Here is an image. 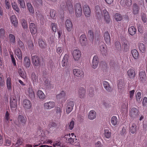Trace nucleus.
Returning a JSON list of instances; mask_svg holds the SVG:
<instances>
[{
    "instance_id": "nucleus-1",
    "label": "nucleus",
    "mask_w": 147,
    "mask_h": 147,
    "mask_svg": "<svg viewBox=\"0 0 147 147\" xmlns=\"http://www.w3.org/2000/svg\"><path fill=\"white\" fill-rule=\"evenodd\" d=\"M61 9L63 11V14H64L65 12L69 13L70 14H72L74 13V8L71 3L70 1L68 4H67L66 5L63 3L61 5Z\"/></svg>"
},
{
    "instance_id": "nucleus-2",
    "label": "nucleus",
    "mask_w": 147,
    "mask_h": 147,
    "mask_svg": "<svg viewBox=\"0 0 147 147\" xmlns=\"http://www.w3.org/2000/svg\"><path fill=\"white\" fill-rule=\"evenodd\" d=\"M76 136L74 133H71L66 135L64 136V138L65 142L67 144H73L74 142Z\"/></svg>"
},
{
    "instance_id": "nucleus-3",
    "label": "nucleus",
    "mask_w": 147,
    "mask_h": 147,
    "mask_svg": "<svg viewBox=\"0 0 147 147\" xmlns=\"http://www.w3.org/2000/svg\"><path fill=\"white\" fill-rule=\"evenodd\" d=\"M10 105L12 110H16L17 106V101L16 96H13L11 97L10 99Z\"/></svg>"
},
{
    "instance_id": "nucleus-4",
    "label": "nucleus",
    "mask_w": 147,
    "mask_h": 147,
    "mask_svg": "<svg viewBox=\"0 0 147 147\" xmlns=\"http://www.w3.org/2000/svg\"><path fill=\"white\" fill-rule=\"evenodd\" d=\"M76 15L77 17H80L82 14V7L81 4L79 3H76L74 5Z\"/></svg>"
},
{
    "instance_id": "nucleus-5",
    "label": "nucleus",
    "mask_w": 147,
    "mask_h": 147,
    "mask_svg": "<svg viewBox=\"0 0 147 147\" xmlns=\"http://www.w3.org/2000/svg\"><path fill=\"white\" fill-rule=\"evenodd\" d=\"M26 122V119L22 115H19L18 117V122H15V124L20 127L22 126H24Z\"/></svg>"
},
{
    "instance_id": "nucleus-6",
    "label": "nucleus",
    "mask_w": 147,
    "mask_h": 147,
    "mask_svg": "<svg viewBox=\"0 0 147 147\" xmlns=\"http://www.w3.org/2000/svg\"><path fill=\"white\" fill-rule=\"evenodd\" d=\"M102 11L104 14V20L105 23L107 24H109L111 20L109 13L105 8H103L102 9Z\"/></svg>"
},
{
    "instance_id": "nucleus-7",
    "label": "nucleus",
    "mask_w": 147,
    "mask_h": 147,
    "mask_svg": "<svg viewBox=\"0 0 147 147\" xmlns=\"http://www.w3.org/2000/svg\"><path fill=\"white\" fill-rule=\"evenodd\" d=\"M72 55L75 61H78L81 57V52L79 49H75L73 51Z\"/></svg>"
},
{
    "instance_id": "nucleus-8",
    "label": "nucleus",
    "mask_w": 147,
    "mask_h": 147,
    "mask_svg": "<svg viewBox=\"0 0 147 147\" xmlns=\"http://www.w3.org/2000/svg\"><path fill=\"white\" fill-rule=\"evenodd\" d=\"M35 14L38 20L40 21V22L41 24L43 25L45 21V19L43 16L41 14V12L38 11H36Z\"/></svg>"
},
{
    "instance_id": "nucleus-9",
    "label": "nucleus",
    "mask_w": 147,
    "mask_h": 147,
    "mask_svg": "<svg viewBox=\"0 0 147 147\" xmlns=\"http://www.w3.org/2000/svg\"><path fill=\"white\" fill-rule=\"evenodd\" d=\"M74 105L73 101L67 100V106L66 109V113L67 114H69L72 111Z\"/></svg>"
},
{
    "instance_id": "nucleus-10",
    "label": "nucleus",
    "mask_w": 147,
    "mask_h": 147,
    "mask_svg": "<svg viewBox=\"0 0 147 147\" xmlns=\"http://www.w3.org/2000/svg\"><path fill=\"white\" fill-rule=\"evenodd\" d=\"M57 98L59 100L63 102L66 100L65 92L64 91H61L60 93L56 96Z\"/></svg>"
},
{
    "instance_id": "nucleus-11",
    "label": "nucleus",
    "mask_w": 147,
    "mask_h": 147,
    "mask_svg": "<svg viewBox=\"0 0 147 147\" xmlns=\"http://www.w3.org/2000/svg\"><path fill=\"white\" fill-rule=\"evenodd\" d=\"M65 25L67 30L68 32H70L72 28V23L70 20L67 19L65 23Z\"/></svg>"
},
{
    "instance_id": "nucleus-12",
    "label": "nucleus",
    "mask_w": 147,
    "mask_h": 147,
    "mask_svg": "<svg viewBox=\"0 0 147 147\" xmlns=\"http://www.w3.org/2000/svg\"><path fill=\"white\" fill-rule=\"evenodd\" d=\"M83 9L85 16L87 18L90 17L91 11L89 6L86 4L84 5Z\"/></svg>"
},
{
    "instance_id": "nucleus-13",
    "label": "nucleus",
    "mask_w": 147,
    "mask_h": 147,
    "mask_svg": "<svg viewBox=\"0 0 147 147\" xmlns=\"http://www.w3.org/2000/svg\"><path fill=\"white\" fill-rule=\"evenodd\" d=\"M22 105L25 109H30L32 106L31 102L29 100L26 99L23 100Z\"/></svg>"
},
{
    "instance_id": "nucleus-14",
    "label": "nucleus",
    "mask_w": 147,
    "mask_h": 147,
    "mask_svg": "<svg viewBox=\"0 0 147 147\" xmlns=\"http://www.w3.org/2000/svg\"><path fill=\"white\" fill-rule=\"evenodd\" d=\"M55 106V103L53 101H49L44 104L45 109L47 110L51 109L53 108Z\"/></svg>"
},
{
    "instance_id": "nucleus-15",
    "label": "nucleus",
    "mask_w": 147,
    "mask_h": 147,
    "mask_svg": "<svg viewBox=\"0 0 147 147\" xmlns=\"http://www.w3.org/2000/svg\"><path fill=\"white\" fill-rule=\"evenodd\" d=\"M138 110L135 107H133L130 110L129 115L130 116L134 118L137 117L138 115Z\"/></svg>"
},
{
    "instance_id": "nucleus-16",
    "label": "nucleus",
    "mask_w": 147,
    "mask_h": 147,
    "mask_svg": "<svg viewBox=\"0 0 147 147\" xmlns=\"http://www.w3.org/2000/svg\"><path fill=\"white\" fill-rule=\"evenodd\" d=\"M32 62L33 65L36 66H38L40 65L39 59L36 55L32 57Z\"/></svg>"
},
{
    "instance_id": "nucleus-17",
    "label": "nucleus",
    "mask_w": 147,
    "mask_h": 147,
    "mask_svg": "<svg viewBox=\"0 0 147 147\" xmlns=\"http://www.w3.org/2000/svg\"><path fill=\"white\" fill-rule=\"evenodd\" d=\"M104 40L107 44L110 45L111 44V39L110 34L107 31L104 33L103 36Z\"/></svg>"
},
{
    "instance_id": "nucleus-18",
    "label": "nucleus",
    "mask_w": 147,
    "mask_h": 147,
    "mask_svg": "<svg viewBox=\"0 0 147 147\" xmlns=\"http://www.w3.org/2000/svg\"><path fill=\"white\" fill-rule=\"evenodd\" d=\"M98 57L95 55L93 58L92 63V68L94 69L96 68L98 65Z\"/></svg>"
},
{
    "instance_id": "nucleus-19",
    "label": "nucleus",
    "mask_w": 147,
    "mask_h": 147,
    "mask_svg": "<svg viewBox=\"0 0 147 147\" xmlns=\"http://www.w3.org/2000/svg\"><path fill=\"white\" fill-rule=\"evenodd\" d=\"M26 94L31 99H33L34 98V93L32 88L31 87H29L28 89Z\"/></svg>"
},
{
    "instance_id": "nucleus-20",
    "label": "nucleus",
    "mask_w": 147,
    "mask_h": 147,
    "mask_svg": "<svg viewBox=\"0 0 147 147\" xmlns=\"http://www.w3.org/2000/svg\"><path fill=\"white\" fill-rule=\"evenodd\" d=\"M15 54L20 60H22L23 58V55L21 50L18 48L15 51Z\"/></svg>"
},
{
    "instance_id": "nucleus-21",
    "label": "nucleus",
    "mask_w": 147,
    "mask_h": 147,
    "mask_svg": "<svg viewBox=\"0 0 147 147\" xmlns=\"http://www.w3.org/2000/svg\"><path fill=\"white\" fill-rule=\"evenodd\" d=\"M29 24V28L31 33L33 34H35L37 32V30L35 24L32 22H31Z\"/></svg>"
},
{
    "instance_id": "nucleus-22",
    "label": "nucleus",
    "mask_w": 147,
    "mask_h": 147,
    "mask_svg": "<svg viewBox=\"0 0 147 147\" xmlns=\"http://www.w3.org/2000/svg\"><path fill=\"white\" fill-rule=\"evenodd\" d=\"M80 43L81 45L85 46L87 44V39L86 36L84 34L81 35L80 37Z\"/></svg>"
},
{
    "instance_id": "nucleus-23",
    "label": "nucleus",
    "mask_w": 147,
    "mask_h": 147,
    "mask_svg": "<svg viewBox=\"0 0 147 147\" xmlns=\"http://www.w3.org/2000/svg\"><path fill=\"white\" fill-rule=\"evenodd\" d=\"M74 74L76 76L80 77L83 76V72L82 70L74 69L73 70Z\"/></svg>"
},
{
    "instance_id": "nucleus-24",
    "label": "nucleus",
    "mask_w": 147,
    "mask_h": 147,
    "mask_svg": "<svg viewBox=\"0 0 147 147\" xmlns=\"http://www.w3.org/2000/svg\"><path fill=\"white\" fill-rule=\"evenodd\" d=\"M10 20L12 23L15 27H16L18 24V20L16 16L15 15H13L10 17Z\"/></svg>"
},
{
    "instance_id": "nucleus-25",
    "label": "nucleus",
    "mask_w": 147,
    "mask_h": 147,
    "mask_svg": "<svg viewBox=\"0 0 147 147\" xmlns=\"http://www.w3.org/2000/svg\"><path fill=\"white\" fill-rule=\"evenodd\" d=\"M95 10L96 16L98 19H100L102 16L101 11V9L98 5H97L95 7Z\"/></svg>"
},
{
    "instance_id": "nucleus-26",
    "label": "nucleus",
    "mask_w": 147,
    "mask_h": 147,
    "mask_svg": "<svg viewBox=\"0 0 147 147\" xmlns=\"http://www.w3.org/2000/svg\"><path fill=\"white\" fill-rule=\"evenodd\" d=\"M105 45L103 44L100 47V50L103 55L106 56L107 54V48L105 47Z\"/></svg>"
},
{
    "instance_id": "nucleus-27",
    "label": "nucleus",
    "mask_w": 147,
    "mask_h": 147,
    "mask_svg": "<svg viewBox=\"0 0 147 147\" xmlns=\"http://www.w3.org/2000/svg\"><path fill=\"white\" fill-rule=\"evenodd\" d=\"M127 73L128 76L130 78H134L135 76V73L134 70L133 69H130L127 71Z\"/></svg>"
},
{
    "instance_id": "nucleus-28",
    "label": "nucleus",
    "mask_w": 147,
    "mask_h": 147,
    "mask_svg": "<svg viewBox=\"0 0 147 147\" xmlns=\"http://www.w3.org/2000/svg\"><path fill=\"white\" fill-rule=\"evenodd\" d=\"M139 76L140 80L142 82L146 81V74L145 71H143L140 72Z\"/></svg>"
},
{
    "instance_id": "nucleus-29",
    "label": "nucleus",
    "mask_w": 147,
    "mask_h": 147,
    "mask_svg": "<svg viewBox=\"0 0 147 147\" xmlns=\"http://www.w3.org/2000/svg\"><path fill=\"white\" fill-rule=\"evenodd\" d=\"M68 58V55L67 54H65L61 62V65L63 67H64L67 65Z\"/></svg>"
},
{
    "instance_id": "nucleus-30",
    "label": "nucleus",
    "mask_w": 147,
    "mask_h": 147,
    "mask_svg": "<svg viewBox=\"0 0 147 147\" xmlns=\"http://www.w3.org/2000/svg\"><path fill=\"white\" fill-rule=\"evenodd\" d=\"M85 90L84 88L83 87H80L79 90L78 96L81 98H84V97Z\"/></svg>"
},
{
    "instance_id": "nucleus-31",
    "label": "nucleus",
    "mask_w": 147,
    "mask_h": 147,
    "mask_svg": "<svg viewBox=\"0 0 147 147\" xmlns=\"http://www.w3.org/2000/svg\"><path fill=\"white\" fill-rule=\"evenodd\" d=\"M62 109L59 107H57L55 109V115L57 118H59L61 115Z\"/></svg>"
},
{
    "instance_id": "nucleus-32",
    "label": "nucleus",
    "mask_w": 147,
    "mask_h": 147,
    "mask_svg": "<svg viewBox=\"0 0 147 147\" xmlns=\"http://www.w3.org/2000/svg\"><path fill=\"white\" fill-rule=\"evenodd\" d=\"M138 47L140 51L142 53L145 52L146 50V48L144 45L142 43H140L138 44Z\"/></svg>"
},
{
    "instance_id": "nucleus-33",
    "label": "nucleus",
    "mask_w": 147,
    "mask_h": 147,
    "mask_svg": "<svg viewBox=\"0 0 147 147\" xmlns=\"http://www.w3.org/2000/svg\"><path fill=\"white\" fill-rule=\"evenodd\" d=\"M103 85L104 88L107 91L109 92L111 91L112 89L108 82L106 81H103Z\"/></svg>"
},
{
    "instance_id": "nucleus-34",
    "label": "nucleus",
    "mask_w": 147,
    "mask_h": 147,
    "mask_svg": "<svg viewBox=\"0 0 147 147\" xmlns=\"http://www.w3.org/2000/svg\"><path fill=\"white\" fill-rule=\"evenodd\" d=\"M7 88L9 91H11L12 90L11 81L10 77L7 78L6 81Z\"/></svg>"
},
{
    "instance_id": "nucleus-35",
    "label": "nucleus",
    "mask_w": 147,
    "mask_h": 147,
    "mask_svg": "<svg viewBox=\"0 0 147 147\" xmlns=\"http://www.w3.org/2000/svg\"><path fill=\"white\" fill-rule=\"evenodd\" d=\"M128 32L131 35H134L136 33V29L134 26H131L129 28Z\"/></svg>"
},
{
    "instance_id": "nucleus-36",
    "label": "nucleus",
    "mask_w": 147,
    "mask_h": 147,
    "mask_svg": "<svg viewBox=\"0 0 147 147\" xmlns=\"http://www.w3.org/2000/svg\"><path fill=\"white\" fill-rule=\"evenodd\" d=\"M96 113L93 111H90L88 116V118L90 120H93L96 117Z\"/></svg>"
},
{
    "instance_id": "nucleus-37",
    "label": "nucleus",
    "mask_w": 147,
    "mask_h": 147,
    "mask_svg": "<svg viewBox=\"0 0 147 147\" xmlns=\"http://www.w3.org/2000/svg\"><path fill=\"white\" fill-rule=\"evenodd\" d=\"M9 42L11 44L13 45L16 42L15 36L12 34H9Z\"/></svg>"
},
{
    "instance_id": "nucleus-38",
    "label": "nucleus",
    "mask_w": 147,
    "mask_h": 147,
    "mask_svg": "<svg viewBox=\"0 0 147 147\" xmlns=\"http://www.w3.org/2000/svg\"><path fill=\"white\" fill-rule=\"evenodd\" d=\"M111 122L113 126H116L117 125L118 119L116 116H113L111 117Z\"/></svg>"
},
{
    "instance_id": "nucleus-39",
    "label": "nucleus",
    "mask_w": 147,
    "mask_h": 147,
    "mask_svg": "<svg viewBox=\"0 0 147 147\" xmlns=\"http://www.w3.org/2000/svg\"><path fill=\"white\" fill-rule=\"evenodd\" d=\"M38 97L41 99H44L45 97V95L43 92L40 90H38L37 93Z\"/></svg>"
},
{
    "instance_id": "nucleus-40",
    "label": "nucleus",
    "mask_w": 147,
    "mask_h": 147,
    "mask_svg": "<svg viewBox=\"0 0 147 147\" xmlns=\"http://www.w3.org/2000/svg\"><path fill=\"white\" fill-rule=\"evenodd\" d=\"M30 61L28 57H25L24 59V65L27 67H29L30 65Z\"/></svg>"
},
{
    "instance_id": "nucleus-41",
    "label": "nucleus",
    "mask_w": 147,
    "mask_h": 147,
    "mask_svg": "<svg viewBox=\"0 0 147 147\" xmlns=\"http://www.w3.org/2000/svg\"><path fill=\"white\" fill-rule=\"evenodd\" d=\"M139 8L136 3H134L133 5V13L136 15L138 13L139 11Z\"/></svg>"
},
{
    "instance_id": "nucleus-42",
    "label": "nucleus",
    "mask_w": 147,
    "mask_h": 147,
    "mask_svg": "<svg viewBox=\"0 0 147 147\" xmlns=\"http://www.w3.org/2000/svg\"><path fill=\"white\" fill-rule=\"evenodd\" d=\"M30 77L31 80L34 83L38 82V77L34 72H32V73Z\"/></svg>"
},
{
    "instance_id": "nucleus-43",
    "label": "nucleus",
    "mask_w": 147,
    "mask_h": 147,
    "mask_svg": "<svg viewBox=\"0 0 147 147\" xmlns=\"http://www.w3.org/2000/svg\"><path fill=\"white\" fill-rule=\"evenodd\" d=\"M136 125L135 123L132 124L130 128V131L133 134H134L136 131Z\"/></svg>"
},
{
    "instance_id": "nucleus-44",
    "label": "nucleus",
    "mask_w": 147,
    "mask_h": 147,
    "mask_svg": "<svg viewBox=\"0 0 147 147\" xmlns=\"http://www.w3.org/2000/svg\"><path fill=\"white\" fill-rule=\"evenodd\" d=\"M50 14L51 18L54 19H56L57 17L56 11L54 9H51L50 10Z\"/></svg>"
},
{
    "instance_id": "nucleus-45",
    "label": "nucleus",
    "mask_w": 147,
    "mask_h": 147,
    "mask_svg": "<svg viewBox=\"0 0 147 147\" xmlns=\"http://www.w3.org/2000/svg\"><path fill=\"white\" fill-rule=\"evenodd\" d=\"M131 54L132 55L135 59H137L139 56V54L137 51L135 49H133L131 51Z\"/></svg>"
},
{
    "instance_id": "nucleus-46",
    "label": "nucleus",
    "mask_w": 147,
    "mask_h": 147,
    "mask_svg": "<svg viewBox=\"0 0 147 147\" xmlns=\"http://www.w3.org/2000/svg\"><path fill=\"white\" fill-rule=\"evenodd\" d=\"M26 5L30 12L32 14L34 13V9L31 4L30 3H27Z\"/></svg>"
},
{
    "instance_id": "nucleus-47",
    "label": "nucleus",
    "mask_w": 147,
    "mask_h": 147,
    "mask_svg": "<svg viewBox=\"0 0 147 147\" xmlns=\"http://www.w3.org/2000/svg\"><path fill=\"white\" fill-rule=\"evenodd\" d=\"M104 135L105 137L107 139H109L111 136V132L108 129H105L104 130Z\"/></svg>"
},
{
    "instance_id": "nucleus-48",
    "label": "nucleus",
    "mask_w": 147,
    "mask_h": 147,
    "mask_svg": "<svg viewBox=\"0 0 147 147\" xmlns=\"http://www.w3.org/2000/svg\"><path fill=\"white\" fill-rule=\"evenodd\" d=\"M114 17L117 21H120L122 19V17L121 15L118 13H116Z\"/></svg>"
},
{
    "instance_id": "nucleus-49",
    "label": "nucleus",
    "mask_w": 147,
    "mask_h": 147,
    "mask_svg": "<svg viewBox=\"0 0 147 147\" xmlns=\"http://www.w3.org/2000/svg\"><path fill=\"white\" fill-rule=\"evenodd\" d=\"M44 84L45 85L46 88H51V82L49 81V79H47L44 81Z\"/></svg>"
},
{
    "instance_id": "nucleus-50",
    "label": "nucleus",
    "mask_w": 147,
    "mask_h": 147,
    "mask_svg": "<svg viewBox=\"0 0 147 147\" xmlns=\"http://www.w3.org/2000/svg\"><path fill=\"white\" fill-rule=\"evenodd\" d=\"M136 100L138 102L140 101L141 97V93L140 92H138L136 94Z\"/></svg>"
},
{
    "instance_id": "nucleus-51",
    "label": "nucleus",
    "mask_w": 147,
    "mask_h": 147,
    "mask_svg": "<svg viewBox=\"0 0 147 147\" xmlns=\"http://www.w3.org/2000/svg\"><path fill=\"white\" fill-rule=\"evenodd\" d=\"M38 44L39 47L41 48H44L46 46V44L45 42L41 39H39Z\"/></svg>"
},
{
    "instance_id": "nucleus-52",
    "label": "nucleus",
    "mask_w": 147,
    "mask_h": 147,
    "mask_svg": "<svg viewBox=\"0 0 147 147\" xmlns=\"http://www.w3.org/2000/svg\"><path fill=\"white\" fill-rule=\"evenodd\" d=\"M12 6L13 9L15 10L17 13H19L20 12V9L18 7L17 4L16 3H12Z\"/></svg>"
},
{
    "instance_id": "nucleus-53",
    "label": "nucleus",
    "mask_w": 147,
    "mask_h": 147,
    "mask_svg": "<svg viewBox=\"0 0 147 147\" xmlns=\"http://www.w3.org/2000/svg\"><path fill=\"white\" fill-rule=\"evenodd\" d=\"M21 24L23 27L24 29H27L28 27V25L26 21L24 19H22L21 20Z\"/></svg>"
},
{
    "instance_id": "nucleus-54",
    "label": "nucleus",
    "mask_w": 147,
    "mask_h": 147,
    "mask_svg": "<svg viewBox=\"0 0 147 147\" xmlns=\"http://www.w3.org/2000/svg\"><path fill=\"white\" fill-rule=\"evenodd\" d=\"M33 3L36 6L41 5L42 3V0H34Z\"/></svg>"
},
{
    "instance_id": "nucleus-55",
    "label": "nucleus",
    "mask_w": 147,
    "mask_h": 147,
    "mask_svg": "<svg viewBox=\"0 0 147 147\" xmlns=\"http://www.w3.org/2000/svg\"><path fill=\"white\" fill-rule=\"evenodd\" d=\"M5 85V83L4 80L3 76L0 74V87H3Z\"/></svg>"
},
{
    "instance_id": "nucleus-56",
    "label": "nucleus",
    "mask_w": 147,
    "mask_h": 147,
    "mask_svg": "<svg viewBox=\"0 0 147 147\" xmlns=\"http://www.w3.org/2000/svg\"><path fill=\"white\" fill-rule=\"evenodd\" d=\"M10 57L11 59L12 62L14 66H16V61L15 58L14 57V55L13 53H10Z\"/></svg>"
},
{
    "instance_id": "nucleus-57",
    "label": "nucleus",
    "mask_w": 147,
    "mask_h": 147,
    "mask_svg": "<svg viewBox=\"0 0 147 147\" xmlns=\"http://www.w3.org/2000/svg\"><path fill=\"white\" fill-rule=\"evenodd\" d=\"M88 37L91 39H93L94 37V34L93 31L91 30H90L88 31Z\"/></svg>"
},
{
    "instance_id": "nucleus-58",
    "label": "nucleus",
    "mask_w": 147,
    "mask_h": 147,
    "mask_svg": "<svg viewBox=\"0 0 147 147\" xmlns=\"http://www.w3.org/2000/svg\"><path fill=\"white\" fill-rule=\"evenodd\" d=\"M52 29L53 32H56L57 28V24L55 23H52L51 24Z\"/></svg>"
},
{
    "instance_id": "nucleus-59",
    "label": "nucleus",
    "mask_w": 147,
    "mask_h": 147,
    "mask_svg": "<svg viewBox=\"0 0 147 147\" xmlns=\"http://www.w3.org/2000/svg\"><path fill=\"white\" fill-rule=\"evenodd\" d=\"M18 2L20 4L21 7L24 8L25 7V4L24 0H18Z\"/></svg>"
},
{
    "instance_id": "nucleus-60",
    "label": "nucleus",
    "mask_w": 147,
    "mask_h": 147,
    "mask_svg": "<svg viewBox=\"0 0 147 147\" xmlns=\"http://www.w3.org/2000/svg\"><path fill=\"white\" fill-rule=\"evenodd\" d=\"M56 51L57 53L60 54L63 52L64 49L63 47H59L56 49Z\"/></svg>"
},
{
    "instance_id": "nucleus-61",
    "label": "nucleus",
    "mask_w": 147,
    "mask_h": 147,
    "mask_svg": "<svg viewBox=\"0 0 147 147\" xmlns=\"http://www.w3.org/2000/svg\"><path fill=\"white\" fill-rule=\"evenodd\" d=\"M115 50H119L120 49L121 45L119 42V41H116L115 43Z\"/></svg>"
},
{
    "instance_id": "nucleus-62",
    "label": "nucleus",
    "mask_w": 147,
    "mask_h": 147,
    "mask_svg": "<svg viewBox=\"0 0 147 147\" xmlns=\"http://www.w3.org/2000/svg\"><path fill=\"white\" fill-rule=\"evenodd\" d=\"M138 31L140 34H142L143 32V26L140 24H139L138 25Z\"/></svg>"
},
{
    "instance_id": "nucleus-63",
    "label": "nucleus",
    "mask_w": 147,
    "mask_h": 147,
    "mask_svg": "<svg viewBox=\"0 0 147 147\" xmlns=\"http://www.w3.org/2000/svg\"><path fill=\"white\" fill-rule=\"evenodd\" d=\"M18 45L19 47L21 48L22 49H23L24 48V44L20 40H19L18 41Z\"/></svg>"
},
{
    "instance_id": "nucleus-64",
    "label": "nucleus",
    "mask_w": 147,
    "mask_h": 147,
    "mask_svg": "<svg viewBox=\"0 0 147 147\" xmlns=\"http://www.w3.org/2000/svg\"><path fill=\"white\" fill-rule=\"evenodd\" d=\"M0 36L2 38L5 37V30L3 29H0Z\"/></svg>"
}]
</instances>
